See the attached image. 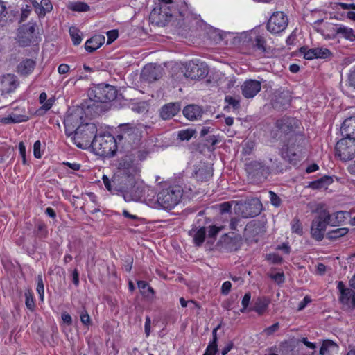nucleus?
<instances>
[{"instance_id": "1", "label": "nucleus", "mask_w": 355, "mask_h": 355, "mask_svg": "<svg viewBox=\"0 0 355 355\" xmlns=\"http://www.w3.org/2000/svg\"><path fill=\"white\" fill-rule=\"evenodd\" d=\"M116 88L108 84H100L89 89L88 98L82 103L87 114L95 117L103 112V103L114 100L116 97Z\"/></svg>"}, {"instance_id": "2", "label": "nucleus", "mask_w": 355, "mask_h": 355, "mask_svg": "<svg viewBox=\"0 0 355 355\" xmlns=\"http://www.w3.org/2000/svg\"><path fill=\"white\" fill-rule=\"evenodd\" d=\"M116 137L121 148H136L141 139V132L135 125L130 123L119 125L116 128Z\"/></svg>"}, {"instance_id": "3", "label": "nucleus", "mask_w": 355, "mask_h": 355, "mask_svg": "<svg viewBox=\"0 0 355 355\" xmlns=\"http://www.w3.org/2000/svg\"><path fill=\"white\" fill-rule=\"evenodd\" d=\"M137 176L124 175L123 173H114L111 180L104 175L102 178L105 188L113 194H124L128 191L132 184L135 182Z\"/></svg>"}, {"instance_id": "4", "label": "nucleus", "mask_w": 355, "mask_h": 355, "mask_svg": "<svg viewBox=\"0 0 355 355\" xmlns=\"http://www.w3.org/2000/svg\"><path fill=\"white\" fill-rule=\"evenodd\" d=\"M119 146L116 137L110 134L96 136L92 146L96 154L107 157L114 156Z\"/></svg>"}, {"instance_id": "5", "label": "nucleus", "mask_w": 355, "mask_h": 355, "mask_svg": "<svg viewBox=\"0 0 355 355\" xmlns=\"http://www.w3.org/2000/svg\"><path fill=\"white\" fill-rule=\"evenodd\" d=\"M182 195L183 190L180 186H171L157 193V202L162 208L171 210L180 202Z\"/></svg>"}, {"instance_id": "6", "label": "nucleus", "mask_w": 355, "mask_h": 355, "mask_svg": "<svg viewBox=\"0 0 355 355\" xmlns=\"http://www.w3.org/2000/svg\"><path fill=\"white\" fill-rule=\"evenodd\" d=\"M97 132V128L94 123H85L79 125L76 129L73 136L74 144L80 148H85L88 146H92V142Z\"/></svg>"}, {"instance_id": "7", "label": "nucleus", "mask_w": 355, "mask_h": 355, "mask_svg": "<svg viewBox=\"0 0 355 355\" xmlns=\"http://www.w3.org/2000/svg\"><path fill=\"white\" fill-rule=\"evenodd\" d=\"M335 156L342 162L353 159L355 157V138L343 136L336 144Z\"/></svg>"}, {"instance_id": "8", "label": "nucleus", "mask_w": 355, "mask_h": 355, "mask_svg": "<svg viewBox=\"0 0 355 355\" xmlns=\"http://www.w3.org/2000/svg\"><path fill=\"white\" fill-rule=\"evenodd\" d=\"M330 214L323 209L318 212V215L313 218L311 225V237L318 241L324 239V232L328 225H330Z\"/></svg>"}, {"instance_id": "9", "label": "nucleus", "mask_w": 355, "mask_h": 355, "mask_svg": "<svg viewBox=\"0 0 355 355\" xmlns=\"http://www.w3.org/2000/svg\"><path fill=\"white\" fill-rule=\"evenodd\" d=\"M305 142L304 136L301 134L295 133L289 136L287 143L284 144L281 148L280 153L284 159H288L290 162L297 160V153L295 150L302 147Z\"/></svg>"}, {"instance_id": "10", "label": "nucleus", "mask_w": 355, "mask_h": 355, "mask_svg": "<svg viewBox=\"0 0 355 355\" xmlns=\"http://www.w3.org/2000/svg\"><path fill=\"white\" fill-rule=\"evenodd\" d=\"M83 114H87V110L83 109L81 105L80 107L69 110L64 121L65 134L68 137L72 136L76 132V129L80 125H83L82 120Z\"/></svg>"}, {"instance_id": "11", "label": "nucleus", "mask_w": 355, "mask_h": 355, "mask_svg": "<svg viewBox=\"0 0 355 355\" xmlns=\"http://www.w3.org/2000/svg\"><path fill=\"white\" fill-rule=\"evenodd\" d=\"M288 24L287 16L283 12H276L270 17L267 24V29L272 34H277L284 31Z\"/></svg>"}, {"instance_id": "12", "label": "nucleus", "mask_w": 355, "mask_h": 355, "mask_svg": "<svg viewBox=\"0 0 355 355\" xmlns=\"http://www.w3.org/2000/svg\"><path fill=\"white\" fill-rule=\"evenodd\" d=\"M35 24L29 22L18 29L17 40L20 46H28L35 41Z\"/></svg>"}, {"instance_id": "13", "label": "nucleus", "mask_w": 355, "mask_h": 355, "mask_svg": "<svg viewBox=\"0 0 355 355\" xmlns=\"http://www.w3.org/2000/svg\"><path fill=\"white\" fill-rule=\"evenodd\" d=\"M245 171L252 178L259 180L266 179L270 174V168L263 162L259 161H251L245 164Z\"/></svg>"}, {"instance_id": "14", "label": "nucleus", "mask_w": 355, "mask_h": 355, "mask_svg": "<svg viewBox=\"0 0 355 355\" xmlns=\"http://www.w3.org/2000/svg\"><path fill=\"white\" fill-rule=\"evenodd\" d=\"M146 189L147 187L144 182L136 177L135 182L131 184L128 191L124 194V200L127 202L139 201L144 196Z\"/></svg>"}, {"instance_id": "15", "label": "nucleus", "mask_w": 355, "mask_h": 355, "mask_svg": "<svg viewBox=\"0 0 355 355\" xmlns=\"http://www.w3.org/2000/svg\"><path fill=\"white\" fill-rule=\"evenodd\" d=\"M299 121L295 118L284 116L275 122V127L285 135H291L295 133L298 128Z\"/></svg>"}, {"instance_id": "16", "label": "nucleus", "mask_w": 355, "mask_h": 355, "mask_svg": "<svg viewBox=\"0 0 355 355\" xmlns=\"http://www.w3.org/2000/svg\"><path fill=\"white\" fill-rule=\"evenodd\" d=\"M139 172L140 169L134 164L132 158L126 155L119 161L117 171L115 173L138 176Z\"/></svg>"}, {"instance_id": "17", "label": "nucleus", "mask_w": 355, "mask_h": 355, "mask_svg": "<svg viewBox=\"0 0 355 355\" xmlns=\"http://www.w3.org/2000/svg\"><path fill=\"white\" fill-rule=\"evenodd\" d=\"M262 205L259 200L253 199L248 202L241 204L239 212L243 218H252L261 213Z\"/></svg>"}, {"instance_id": "18", "label": "nucleus", "mask_w": 355, "mask_h": 355, "mask_svg": "<svg viewBox=\"0 0 355 355\" xmlns=\"http://www.w3.org/2000/svg\"><path fill=\"white\" fill-rule=\"evenodd\" d=\"M250 45L253 52L263 55L269 53V48L263 35L252 33L249 37Z\"/></svg>"}, {"instance_id": "19", "label": "nucleus", "mask_w": 355, "mask_h": 355, "mask_svg": "<svg viewBox=\"0 0 355 355\" xmlns=\"http://www.w3.org/2000/svg\"><path fill=\"white\" fill-rule=\"evenodd\" d=\"M208 73L207 66L202 63L189 62L185 67V76L193 80L203 78Z\"/></svg>"}, {"instance_id": "20", "label": "nucleus", "mask_w": 355, "mask_h": 355, "mask_svg": "<svg viewBox=\"0 0 355 355\" xmlns=\"http://www.w3.org/2000/svg\"><path fill=\"white\" fill-rule=\"evenodd\" d=\"M337 288L340 292V302L349 307L355 308V291L346 288L342 281L338 282Z\"/></svg>"}, {"instance_id": "21", "label": "nucleus", "mask_w": 355, "mask_h": 355, "mask_svg": "<svg viewBox=\"0 0 355 355\" xmlns=\"http://www.w3.org/2000/svg\"><path fill=\"white\" fill-rule=\"evenodd\" d=\"M300 52L303 54L304 58L306 60H313L314 58L324 59L331 55L330 51L323 47L309 49L307 46H304L300 49Z\"/></svg>"}, {"instance_id": "22", "label": "nucleus", "mask_w": 355, "mask_h": 355, "mask_svg": "<svg viewBox=\"0 0 355 355\" xmlns=\"http://www.w3.org/2000/svg\"><path fill=\"white\" fill-rule=\"evenodd\" d=\"M261 84L257 80H245L241 85V92L243 96L246 98H252L254 97L261 90Z\"/></svg>"}, {"instance_id": "23", "label": "nucleus", "mask_w": 355, "mask_h": 355, "mask_svg": "<svg viewBox=\"0 0 355 355\" xmlns=\"http://www.w3.org/2000/svg\"><path fill=\"white\" fill-rule=\"evenodd\" d=\"M18 85L17 78L13 74L3 75L0 78V91L2 94L13 92Z\"/></svg>"}, {"instance_id": "24", "label": "nucleus", "mask_w": 355, "mask_h": 355, "mask_svg": "<svg viewBox=\"0 0 355 355\" xmlns=\"http://www.w3.org/2000/svg\"><path fill=\"white\" fill-rule=\"evenodd\" d=\"M171 17V15H168L166 12H163L161 8H155L150 12L149 19L152 24L156 26H164Z\"/></svg>"}, {"instance_id": "25", "label": "nucleus", "mask_w": 355, "mask_h": 355, "mask_svg": "<svg viewBox=\"0 0 355 355\" xmlns=\"http://www.w3.org/2000/svg\"><path fill=\"white\" fill-rule=\"evenodd\" d=\"M180 108L179 103H169L161 107L159 116L164 120L170 119L178 114Z\"/></svg>"}, {"instance_id": "26", "label": "nucleus", "mask_w": 355, "mask_h": 355, "mask_svg": "<svg viewBox=\"0 0 355 355\" xmlns=\"http://www.w3.org/2000/svg\"><path fill=\"white\" fill-rule=\"evenodd\" d=\"M340 132L343 136L355 138V115L345 119L341 125Z\"/></svg>"}, {"instance_id": "27", "label": "nucleus", "mask_w": 355, "mask_h": 355, "mask_svg": "<svg viewBox=\"0 0 355 355\" xmlns=\"http://www.w3.org/2000/svg\"><path fill=\"white\" fill-rule=\"evenodd\" d=\"M141 76L149 82H153L159 79L162 74L159 68H156L152 64H148L144 68Z\"/></svg>"}, {"instance_id": "28", "label": "nucleus", "mask_w": 355, "mask_h": 355, "mask_svg": "<svg viewBox=\"0 0 355 355\" xmlns=\"http://www.w3.org/2000/svg\"><path fill=\"white\" fill-rule=\"evenodd\" d=\"M105 42V37L102 35H96L87 40L85 44V50L88 52H94Z\"/></svg>"}, {"instance_id": "29", "label": "nucleus", "mask_w": 355, "mask_h": 355, "mask_svg": "<svg viewBox=\"0 0 355 355\" xmlns=\"http://www.w3.org/2000/svg\"><path fill=\"white\" fill-rule=\"evenodd\" d=\"M182 112L187 119L193 121L201 116L202 110L198 105H189L183 109Z\"/></svg>"}, {"instance_id": "30", "label": "nucleus", "mask_w": 355, "mask_h": 355, "mask_svg": "<svg viewBox=\"0 0 355 355\" xmlns=\"http://www.w3.org/2000/svg\"><path fill=\"white\" fill-rule=\"evenodd\" d=\"M35 67V62L32 59H26L21 62L17 67V71L22 76L32 73Z\"/></svg>"}, {"instance_id": "31", "label": "nucleus", "mask_w": 355, "mask_h": 355, "mask_svg": "<svg viewBox=\"0 0 355 355\" xmlns=\"http://www.w3.org/2000/svg\"><path fill=\"white\" fill-rule=\"evenodd\" d=\"M333 182V180L329 176H323L316 180L309 182V187L313 189H327L329 185Z\"/></svg>"}, {"instance_id": "32", "label": "nucleus", "mask_w": 355, "mask_h": 355, "mask_svg": "<svg viewBox=\"0 0 355 355\" xmlns=\"http://www.w3.org/2000/svg\"><path fill=\"white\" fill-rule=\"evenodd\" d=\"M270 304L269 299L266 297H258L254 302L252 311H255L259 315H262L268 309Z\"/></svg>"}, {"instance_id": "33", "label": "nucleus", "mask_w": 355, "mask_h": 355, "mask_svg": "<svg viewBox=\"0 0 355 355\" xmlns=\"http://www.w3.org/2000/svg\"><path fill=\"white\" fill-rule=\"evenodd\" d=\"M195 175L198 181L204 182L212 177L213 173L207 166H203L195 171Z\"/></svg>"}, {"instance_id": "34", "label": "nucleus", "mask_w": 355, "mask_h": 355, "mask_svg": "<svg viewBox=\"0 0 355 355\" xmlns=\"http://www.w3.org/2000/svg\"><path fill=\"white\" fill-rule=\"evenodd\" d=\"M138 288L140 290L141 293L144 297L151 299L155 295L153 288L149 286V284L144 281H139L137 282Z\"/></svg>"}, {"instance_id": "35", "label": "nucleus", "mask_w": 355, "mask_h": 355, "mask_svg": "<svg viewBox=\"0 0 355 355\" xmlns=\"http://www.w3.org/2000/svg\"><path fill=\"white\" fill-rule=\"evenodd\" d=\"M347 211H340L336 212L334 215L330 214V225L338 226L341 225L346 220Z\"/></svg>"}, {"instance_id": "36", "label": "nucleus", "mask_w": 355, "mask_h": 355, "mask_svg": "<svg viewBox=\"0 0 355 355\" xmlns=\"http://www.w3.org/2000/svg\"><path fill=\"white\" fill-rule=\"evenodd\" d=\"M349 232L347 227H340L329 231L327 234V238L331 241H335L346 235Z\"/></svg>"}, {"instance_id": "37", "label": "nucleus", "mask_w": 355, "mask_h": 355, "mask_svg": "<svg viewBox=\"0 0 355 355\" xmlns=\"http://www.w3.org/2000/svg\"><path fill=\"white\" fill-rule=\"evenodd\" d=\"M335 32L338 35H341L343 37L351 41L354 40V31L352 28L346 27L345 26H340L337 27Z\"/></svg>"}, {"instance_id": "38", "label": "nucleus", "mask_w": 355, "mask_h": 355, "mask_svg": "<svg viewBox=\"0 0 355 355\" xmlns=\"http://www.w3.org/2000/svg\"><path fill=\"white\" fill-rule=\"evenodd\" d=\"M52 8L53 6L49 0H42L37 12L40 16H44L47 12H51Z\"/></svg>"}, {"instance_id": "39", "label": "nucleus", "mask_w": 355, "mask_h": 355, "mask_svg": "<svg viewBox=\"0 0 355 355\" xmlns=\"http://www.w3.org/2000/svg\"><path fill=\"white\" fill-rule=\"evenodd\" d=\"M206 228L202 227L198 230L193 235V241L196 245L200 246L205 241L206 236Z\"/></svg>"}, {"instance_id": "40", "label": "nucleus", "mask_w": 355, "mask_h": 355, "mask_svg": "<svg viewBox=\"0 0 355 355\" xmlns=\"http://www.w3.org/2000/svg\"><path fill=\"white\" fill-rule=\"evenodd\" d=\"M9 115L10 116L11 119L13 120L14 123L26 122L29 119V117L25 114L24 110H22L21 113L12 112Z\"/></svg>"}, {"instance_id": "41", "label": "nucleus", "mask_w": 355, "mask_h": 355, "mask_svg": "<svg viewBox=\"0 0 355 355\" xmlns=\"http://www.w3.org/2000/svg\"><path fill=\"white\" fill-rule=\"evenodd\" d=\"M69 8L75 12H87L89 10V6L84 2H74L69 5Z\"/></svg>"}, {"instance_id": "42", "label": "nucleus", "mask_w": 355, "mask_h": 355, "mask_svg": "<svg viewBox=\"0 0 355 355\" xmlns=\"http://www.w3.org/2000/svg\"><path fill=\"white\" fill-rule=\"evenodd\" d=\"M241 238L240 236H235L234 238L230 239V241L227 243V248L230 251H236L241 246Z\"/></svg>"}, {"instance_id": "43", "label": "nucleus", "mask_w": 355, "mask_h": 355, "mask_svg": "<svg viewBox=\"0 0 355 355\" xmlns=\"http://www.w3.org/2000/svg\"><path fill=\"white\" fill-rule=\"evenodd\" d=\"M291 231L293 233H295L298 235H302L303 228L300 219L295 217L291 222Z\"/></svg>"}, {"instance_id": "44", "label": "nucleus", "mask_w": 355, "mask_h": 355, "mask_svg": "<svg viewBox=\"0 0 355 355\" xmlns=\"http://www.w3.org/2000/svg\"><path fill=\"white\" fill-rule=\"evenodd\" d=\"M36 228L35 234L39 239H43L47 237L48 230L46 225L40 223L37 225Z\"/></svg>"}, {"instance_id": "45", "label": "nucleus", "mask_w": 355, "mask_h": 355, "mask_svg": "<svg viewBox=\"0 0 355 355\" xmlns=\"http://www.w3.org/2000/svg\"><path fill=\"white\" fill-rule=\"evenodd\" d=\"M25 304L26 306L31 311H34L35 304L34 298L33 296V293L31 291H27L25 292Z\"/></svg>"}, {"instance_id": "46", "label": "nucleus", "mask_w": 355, "mask_h": 355, "mask_svg": "<svg viewBox=\"0 0 355 355\" xmlns=\"http://www.w3.org/2000/svg\"><path fill=\"white\" fill-rule=\"evenodd\" d=\"M196 133V130L193 129H186L179 131L178 138L182 141L189 140Z\"/></svg>"}, {"instance_id": "47", "label": "nucleus", "mask_w": 355, "mask_h": 355, "mask_svg": "<svg viewBox=\"0 0 355 355\" xmlns=\"http://www.w3.org/2000/svg\"><path fill=\"white\" fill-rule=\"evenodd\" d=\"M69 33L73 44L78 45L82 41V38L78 33V30L74 27H71L69 28Z\"/></svg>"}, {"instance_id": "48", "label": "nucleus", "mask_w": 355, "mask_h": 355, "mask_svg": "<svg viewBox=\"0 0 355 355\" xmlns=\"http://www.w3.org/2000/svg\"><path fill=\"white\" fill-rule=\"evenodd\" d=\"M36 290L40 295V300H43L44 295V286L42 275L37 276V284Z\"/></svg>"}, {"instance_id": "49", "label": "nucleus", "mask_w": 355, "mask_h": 355, "mask_svg": "<svg viewBox=\"0 0 355 355\" xmlns=\"http://www.w3.org/2000/svg\"><path fill=\"white\" fill-rule=\"evenodd\" d=\"M80 321L83 324L88 326L91 324L90 316L89 315L87 311L85 309L84 307L80 311Z\"/></svg>"}, {"instance_id": "50", "label": "nucleus", "mask_w": 355, "mask_h": 355, "mask_svg": "<svg viewBox=\"0 0 355 355\" xmlns=\"http://www.w3.org/2000/svg\"><path fill=\"white\" fill-rule=\"evenodd\" d=\"M269 196L271 204L275 207H279L282 204L281 198L272 191H269Z\"/></svg>"}, {"instance_id": "51", "label": "nucleus", "mask_w": 355, "mask_h": 355, "mask_svg": "<svg viewBox=\"0 0 355 355\" xmlns=\"http://www.w3.org/2000/svg\"><path fill=\"white\" fill-rule=\"evenodd\" d=\"M331 347H337V345L335 344L331 340H327V341L324 342L320 349V354L325 355L326 353L327 352L329 348Z\"/></svg>"}, {"instance_id": "52", "label": "nucleus", "mask_w": 355, "mask_h": 355, "mask_svg": "<svg viewBox=\"0 0 355 355\" xmlns=\"http://www.w3.org/2000/svg\"><path fill=\"white\" fill-rule=\"evenodd\" d=\"M223 229L222 227L211 225L208 227V237L215 239L218 232Z\"/></svg>"}, {"instance_id": "53", "label": "nucleus", "mask_w": 355, "mask_h": 355, "mask_svg": "<svg viewBox=\"0 0 355 355\" xmlns=\"http://www.w3.org/2000/svg\"><path fill=\"white\" fill-rule=\"evenodd\" d=\"M217 350V343L210 342L203 355H215Z\"/></svg>"}, {"instance_id": "54", "label": "nucleus", "mask_w": 355, "mask_h": 355, "mask_svg": "<svg viewBox=\"0 0 355 355\" xmlns=\"http://www.w3.org/2000/svg\"><path fill=\"white\" fill-rule=\"evenodd\" d=\"M347 81L349 85L355 89V65L349 70Z\"/></svg>"}, {"instance_id": "55", "label": "nucleus", "mask_w": 355, "mask_h": 355, "mask_svg": "<svg viewBox=\"0 0 355 355\" xmlns=\"http://www.w3.org/2000/svg\"><path fill=\"white\" fill-rule=\"evenodd\" d=\"M251 299V294L250 293H247L244 295L243 299H242V309L240 310L241 313H244L245 311V309L249 305L250 301Z\"/></svg>"}, {"instance_id": "56", "label": "nucleus", "mask_w": 355, "mask_h": 355, "mask_svg": "<svg viewBox=\"0 0 355 355\" xmlns=\"http://www.w3.org/2000/svg\"><path fill=\"white\" fill-rule=\"evenodd\" d=\"M107 44H110L112 43L119 36L118 31L117 30H111L107 32Z\"/></svg>"}, {"instance_id": "57", "label": "nucleus", "mask_w": 355, "mask_h": 355, "mask_svg": "<svg viewBox=\"0 0 355 355\" xmlns=\"http://www.w3.org/2000/svg\"><path fill=\"white\" fill-rule=\"evenodd\" d=\"M232 209V204L230 202H225L219 205L220 213L221 214L230 213Z\"/></svg>"}, {"instance_id": "58", "label": "nucleus", "mask_w": 355, "mask_h": 355, "mask_svg": "<svg viewBox=\"0 0 355 355\" xmlns=\"http://www.w3.org/2000/svg\"><path fill=\"white\" fill-rule=\"evenodd\" d=\"M41 142L40 140H37L33 145V155L37 159H40L42 157L41 151Z\"/></svg>"}, {"instance_id": "59", "label": "nucleus", "mask_w": 355, "mask_h": 355, "mask_svg": "<svg viewBox=\"0 0 355 355\" xmlns=\"http://www.w3.org/2000/svg\"><path fill=\"white\" fill-rule=\"evenodd\" d=\"M225 101L228 103V105H232L235 109L239 108L240 106L239 101L232 96H227L225 97Z\"/></svg>"}, {"instance_id": "60", "label": "nucleus", "mask_w": 355, "mask_h": 355, "mask_svg": "<svg viewBox=\"0 0 355 355\" xmlns=\"http://www.w3.org/2000/svg\"><path fill=\"white\" fill-rule=\"evenodd\" d=\"M180 303L182 307H186L188 303L192 304L193 305V309H200V306L199 304L193 300L187 301L184 297H181L180 299Z\"/></svg>"}, {"instance_id": "61", "label": "nucleus", "mask_w": 355, "mask_h": 355, "mask_svg": "<svg viewBox=\"0 0 355 355\" xmlns=\"http://www.w3.org/2000/svg\"><path fill=\"white\" fill-rule=\"evenodd\" d=\"M270 278L279 284L283 283L285 280L283 272H277L276 274L271 275Z\"/></svg>"}, {"instance_id": "62", "label": "nucleus", "mask_w": 355, "mask_h": 355, "mask_svg": "<svg viewBox=\"0 0 355 355\" xmlns=\"http://www.w3.org/2000/svg\"><path fill=\"white\" fill-rule=\"evenodd\" d=\"M19 150L20 155L21 156V158H22L23 164L25 165L27 164V161H26V146H25L24 142L21 141L19 143Z\"/></svg>"}, {"instance_id": "63", "label": "nucleus", "mask_w": 355, "mask_h": 355, "mask_svg": "<svg viewBox=\"0 0 355 355\" xmlns=\"http://www.w3.org/2000/svg\"><path fill=\"white\" fill-rule=\"evenodd\" d=\"M311 302V299L309 296L306 295L304 299L299 303L297 311L303 310L309 303Z\"/></svg>"}, {"instance_id": "64", "label": "nucleus", "mask_w": 355, "mask_h": 355, "mask_svg": "<svg viewBox=\"0 0 355 355\" xmlns=\"http://www.w3.org/2000/svg\"><path fill=\"white\" fill-rule=\"evenodd\" d=\"M231 288H232L231 282L229 281L225 282L222 284V286H221V293L223 295H227L230 293Z\"/></svg>"}]
</instances>
